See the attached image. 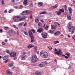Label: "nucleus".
Segmentation results:
<instances>
[{
    "label": "nucleus",
    "instance_id": "f257e3e1",
    "mask_svg": "<svg viewBox=\"0 0 75 75\" xmlns=\"http://www.w3.org/2000/svg\"><path fill=\"white\" fill-rule=\"evenodd\" d=\"M40 54L41 56L43 57L44 58H47V57H48V53L45 52H41Z\"/></svg>",
    "mask_w": 75,
    "mask_h": 75
},
{
    "label": "nucleus",
    "instance_id": "f03ea898",
    "mask_svg": "<svg viewBox=\"0 0 75 75\" xmlns=\"http://www.w3.org/2000/svg\"><path fill=\"white\" fill-rule=\"evenodd\" d=\"M38 60L37 57L35 55H33L32 57V59H31V61L33 62H35Z\"/></svg>",
    "mask_w": 75,
    "mask_h": 75
},
{
    "label": "nucleus",
    "instance_id": "7ed1b4c3",
    "mask_svg": "<svg viewBox=\"0 0 75 75\" xmlns=\"http://www.w3.org/2000/svg\"><path fill=\"white\" fill-rule=\"evenodd\" d=\"M30 11L29 10L24 11L22 12V14L23 15H25L30 14Z\"/></svg>",
    "mask_w": 75,
    "mask_h": 75
},
{
    "label": "nucleus",
    "instance_id": "20e7f679",
    "mask_svg": "<svg viewBox=\"0 0 75 75\" xmlns=\"http://www.w3.org/2000/svg\"><path fill=\"white\" fill-rule=\"evenodd\" d=\"M71 24H72V23L71 22H70L69 23V25L67 26L70 32L71 31V28H72V26H71Z\"/></svg>",
    "mask_w": 75,
    "mask_h": 75
},
{
    "label": "nucleus",
    "instance_id": "39448f33",
    "mask_svg": "<svg viewBox=\"0 0 75 75\" xmlns=\"http://www.w3.org/2000/svg\"><path fill=\"white\" fill-rule=\"evenodd\" d=\"M10 56L11 57H16V53L13 52H11L10 54Z\"/></svg>",
    "mask_w": 75,
    "mask_h": 75
},
{
    "label": "nucleus",
    "instance_id": "423d86ee",
    "mask_svg": "<svg viewBox=\"0 0 75 75\" xmlns=\"http://www.w3.org/2000/svg\"><path fill=\"white\" fill-rule=\"evenodd\" d=\"M55 54H57L58 56L59 55H62V52L61 51V49H59V51L55 52Z\"/></svg>",
    "mask_w": 75,
    "mask_h": 75
},
{
    "label": "nucleus",
    "instance_id": "0eeeda50",
    "mask_svg": "<svg viewBox=\"0 0 75 75\" xmlns=\"http://www.w3.org/2000/svg\"><path fill=\"white\" fill-rule=\"evenodd\" d=\"M41 35L42 37L43 38H46L47 37V34L46 33H41Z\"/></svg>",
    "mask_w": 75,
    "mask_h": 75
},
{
    "label": "nucleus",
    "instance_id": "6e6552de",
    "mask_svg": "<svg viewBox=\"0 0 75 75\" xmlns=\"http://www.w3.org/2000/svg\"><path fill=\"white\" fill-rule=\"evenodd\" d=\"M21 17V16H16L15 17V18H13V20L14 21H16V20H17V19L18 18H20V17Z\"/></svg>",
    "mask_w": 75,
    "mask_h": 75
},
{
    "label": "nucleus",
    "instance_id": "1a4fd4ad",
    "mask_svg": "<svg viewBox=\"0 0 75 75\" xmlns=\"http://www.w3.org/2000/svg\"><path fill=\"white\" fill-rule=\"evenodd\" d=\"M44 31V30L42 28H41L39 29H38L37 30V32L39 33H41V32H42Z\"/></svg>",
    "mask_w": 75,
    "mask_h": 75
},
{
    "label": "nucleus",
    "instance_id": "9d476101",
    "mask_svg": "<svg viewBox=\"0 0 75 75\" xmlns=\"http://www.w3.org/2000/svg\"><path fill=\"white\" fill-rule=\"evenodd\" d=\"M29 35L30 37V38H33L34 37L33 35V33L30 30L29 31Z\"/></svg>",
    "mask_w": 75,
    "mask_h": 75
},
{
    "label": "nucleus",
    "instance_id": "9b49d317",
    "mask_svg": "<svg viewBox=\"0 0 75 75\" xmlns=\"http://www.w3.org/2000/svg\"><path fill=\"white\" fill-rule=\"evenodd\" d=\"M54 34L55 36H58V35L61 34V33L59 31H57V32L54 33Z\"/></svg>",
    "mask_w": 75,
    "mask_h": 75
},
{
    "label": "nucleus",
    "instance_id": "f8f14e48",
    "mask_svg": "<svg viewBox=\"0 0 75 75\" xmlns=\"http://www.w3.org/2000/svg\"><path fill=\"white\" fill-rule=\"evenodd\" d=\"M72 16V14L71 13H69L67 15V18L68 19H69V20H71V16Z\"/></svg>",
    "mask_w": 75,
    "mask_h": 75
},
{
    "label": "nucleus",
    "instance_id": "ddd939ff",
    "mask_svg": "<svg viewBox=\"0 0 75 75\" xmlns=\"http://www.w3.org/2000/svg\"><path fill=\"white\" fill-rule=\"evenodd\" d=\"M6 73L7 74L9 75H12L13 74L11 72H10V70H8L6 71Z\"/></svg>",
    "mask_w": 75,
    "mask_h": 75
},
{
    "label": "nucleus",
    "instance_id": "4468645a",
    "mask_svg": "<svg viewBox=\"0 0 75 75\" xmlns=\"http://www.w3.org/2000/svg\"><path fill=\"white\" fill-rule=\"evenodd\" d=\"M27 3H28L27 0H25L23 1V4L25 6H26L27 4Z\"/></svg>",
    "mask_w": 75,
    "mask_h": 75
},
{
    "label": "nucleus",
    "instance_id": "2eb2a0df",
    "mask_svg": "<svg viewBox=\"0 0 75 75\" xmlns=\"http://www.w3.org/2000/svg\"><path fill=\"white\" fill-rule=\"evenodd\" d=\"M54 24L55 25H56L57 27H59L60 26V24L58 23L55 22H54Z\"/></svg>",
    "mask_w": 75,
    "mask_h": 75
},
{
    "label": "nucleus",
    "instance_id": "dca6fc26",
    "mask_svg": "<svg viewBox=\"0 0 75 75\" xmlns=\"http://www.w3.org/2000/svg\"><path fill=\"white\" fill-rule=\"evenodd\" d=\"M70 14L72 13V8L70 7H69L68 8Z\"/></svg>",
    "mask_w": 75,
    "mask_h": 75
},
{
    "label": "nucleus",
    "instance_id": "f3484780",
    "mask_svg": "<svg viewBox=\"0 0 75 75\" xmlns=\"http://www.w3.org/2000/svg\"><path fill=\"white\" fill-rule=\"evenodd\" d=\"M55 13L58 16H59V15H61V12L57 11H56Z\"/></svg>",
    "mask_w": 75,
    "mask_h": 75
},
{
    "label": "nucleus",
    "instance_id": "a211bd4d",
    "mask_svg": "<svg viewBox=\"0 0 75 75\" xmlns=\"http://www.w3.org/2000/svg\"><path fill=\"white\" fill-rule=\"evenodd\" d=\"M34 45H29L27 47L28 48H29V49H30V48H32V47H34Z\"/></svg>",
    "mask_w": 75,
    "mask_h": 75
},
{
    "label": "nucleus",
    "instance_id": "6ab92c4d",
    "mask_svg": "<svg viewBox=\"0 0 75 75\" xmlns=\"http://www.w3.org/2000/svg\"><path fill=\"white\" fill-rule=\"evenodd\" d=\"M26 56V55L25 54H24L21 57V59H23V60H24L25 59V57Z\"/></svg>",
    "mask_w": 75,
    "mask_h": 75
},
{
    "label": "nucleus",
    "instance_id": "aec40b11",
    "mask_svg": "<svg viewBox=\"0 0 75 75\" xmlns=\"http://www.w3.org/2000/svg\"><path fill=\"white\" fill-rule=\"evenodd\" d=\"M51 26L52 27V29H54V30H55V29H56V28H57L55 25H51Z\"/></svg>",
    "mask_w": 75,
    "mask_h": 75
},
{
    "label": "nucleus",
    "instance_id": "412c9836",
    "mask_svg": "<svg viewBox=\"0 0 75 75\" xmlns=\"http://www.w3.org/2000/svg\"><path fill=\"white\" fill-rule=\"evenodd\" d=\"M35 74L36 75H40L41 74V73L38 71H36L35 73Z\"/></svg>",
    "mask_w": 75,
    "mask_h": 75
},
{
    "label": "nucleus",
    "instance_id": "4be33fe9",
    "mask_svg": "<svg viewBox=\"0 0 75 75\" xmlns=\"http://www.w3.org/2000/svg\"><path fill=\"white\" fill-rule=\"evenodd\" d=\"M54 31H55L54 30H49L48 31V32L49 33H50V34H53V33H54Z\"/></svg>",
    "mask_w": 75,
    "mask_h": 75
},
{
    "label": "nucleus",
    "instance_id": "5701e85b",
    "mask_svg": "<svg viewBox=\"0 0 75 75\" xmlns=\"http://www.w3.org/2000/svg\"><path fill=\"white\" fill-rule=\"evenodd\" d=\"M65 55H67V57H68L71 56V54H70V53H69L68 52L66 53L65 54Z\"/></svg>",
    "mask_w": 75,
    "mask_h": 75
},
{
    "label": "nucleus",
    "instance_id": "b1692460",
    "mask_svg": "<svg viewBox=\"0 0 75 75\" xmlns=\"http://www.w3.org/2000/svg\"><path fill=\"white\" fill-rule=\"evenodd\" d=\"M34 52H36L37 51V47L36 46H35L34 47Z\"/></svg>",
    "mask_w": 75,
    "mask_h": 75
},
{
    "label": "nucleus",
    "instance_id": "393cba45",
    "mask_svg": "<svg viewBox=\"0 0 75 75\" xmlns=\"http://www.w3.org/2000/svg\"><path fill=\"white\" fill-rule=\"evenodd\" d=\"M24 22H21L20 23H19L18 24V26H21L22 25H23V24H24Z\"/></svg>",
    "mask_w": 75,
    "mask_h": 75
},
{
    "label": "nucleus",
    "instance_id": "a878e982",
    "mask_svg": "<svg viewBox=\"0 0 75 75\" xmlns=\"http://www.w3.org/2000/svg\"><path fill=\"white\" fill-rule=\"evenodd\" d=\"M59 11L61 12H61L64 13V9L63 8L62 9H60L59 10Z\"/></svg>",
    "mask_w": 75,
    "mask_h": 75
},
{
    "label": "nucleus",
    "instance_id": "bb28decb",
    "mask_svg": "<svg viewBox=\"0 0 75 75\" xmlns=\"http://www.w3.org/2000/svg\"><path fill=\"white\" fill-rule=\"evenodd\" d=\"M71 30H72V32L71 33V34H73V33L75 32V29L74 28H71Z\"/></svg>",
    "mask_w": 75,
    "mask_h": 75
},
{
    "label": "nucleus",
    "instance_id": "cd10ccee",
    "mask_svg": "<svg viewBox=\"0 0 75 75\" xmlns=\"http://www.w3.org/2000/svg\"><path fill=\"white\" fill-rule=\"evenodd\" d=\"M8 58V57L7 56H5L3 57V60H6V59Z\"/></svg>",
    "mask_w": 75,
    "mask_h": 75
},
{
    "label": "nucleus",
    "instance_id": "c85d7f7f",
    "mask_svg": "<svg viewBox=\"0 0 75 75\" xmlns=\"http://www.w3.org/2000/svg\"><path fill=\"white\" fill-rule=\"evenodd\" d=\"M38 4L39 6H43V3L42 2H39L38 3Z\"/></svg>",
    "mask_w": 75,
    "mask_h": 75
},
{
    "label": "nucleus",
    "instance_id": "c756f323",
    "mask_svg": "<svg viewBox=\"0 0 75 75\" xmlns=\"http://www.w3.org/2000/svg\"><path fill=\"white\" fill-rule=\"evenodd\" d=\"M57 7H58V5L56 4L55 6L52 7V8H57Z\"/></svg>",
    "mask_w": 75,
    "mask_h": 75
},
{
    "label": "nucleus",
    "instance_id": "7c9ffc66",
    "mask_svg": "<svg viewBox=\"0 0 75 75\" xmlns=\"http://www.w3.org/2000/svg\"><path fill=\"white\" fill-rule=\"evenodd\" d=\"M47 14V12L44 11L40 13V14Z\"/></svg>",
    "mask_w": 75,
    "mask_h": 75
},
{
    "label": "nucleus",
    "instance_id": "2f4dec72",
    "mask_svg": "<svg viewBox=\"0 0 75 75\" xmlns=\"http://www.w3.org/2000/svg\"><path fill=\"white\" fill-rule=\"evenodd\" d=\"M31 41L32 42H33L34 41V37L31 38Z\"/></svg>",
    "mask_w": 75,
    "mask_h": 75
},
{
    "label": "nucleus",
    "instance_id": "473e14b6",
    "mask_svg": "<svg viewBox=\"0 0 75 75\" xmlns=\"http://www.w3.org/2000/svg\"><path fill=\"white\" fill-rule=\"evenodd\" d=\"M49 28V27L48 25H46V27L45 28V30H48V28Z\"/></svg>",
    "mask_w": 75,
    "mask_h": 75
},
{
    "label": "nucleus",
    "instance_id": "72a5a7b5",
    "mask_svg": "<svg viewBox=\"0 0 75 75\" xmlns=\"http://www.w3.org/2000/svg\"><path fill=\"white\" fill-rule=\"evenodd\" d=\"M38 27H41V25H42V23L41 22H39L38 23Z\"/></svg>",
    "mask_w": 75,
    "mask_h": 75
},
{
    "label": "nucleus",
    "instance_id": "f704fd0d",
    "mask_svg": "<svg viewBox=\"0 0 75 75\" xmlns=\"http://www.w3.org/2000/svg\"><path fill=\"white\" fill-rule=\"evenodd\" d=\"M42 63L43 65H45V64H47L48 63V62L47 61L43 62Z\"/></svg>",
    "mask_w": 75,
    "mask_h": 75
},
{
    "label": "nucleus",
    "instance_id": "c9c22d12",
    "mask_svg": "<svg viewBox=\"0 0 75 75\" xmlns=\"http://www.w3.org/2000/svg\"><path fill=\"white\" fill-rule=\"evenodd\" d=\"M8 29V28L7 27H5V28H4V29L6 30H7Z\"/></svg>",
    "mask_w": 75,
    "mask_h": 75
},
{
    "label": "nucleus",
    "instance_id": "e433bc0d",
    "mask_svg": "<svg viewBox=\"0 0 75 75\" xmlns=\"http://www.w3.org/2000/svg\"><path fill=\"white\" fill-rule=\"evenodd\" d=\"M13 63H11V64L9 65V66L10 67H13Z\"/></svg>",
    "mask_w": 75,
    "mask_h": 75
},
{
    "label": "nucleus",
    "instance_id": "4c0bfd02",
    "mask_svg": "<svg viewBox=\"0 0 75 75\" xmlns=\"http://www.w3.org/2000/svg\"><path fill=\"white\" fill-rule=\"evenodd\" d=\"M54 44H57V43H59V41H54Z\"/></svg>",
    "mask_w": 75,
    "mask_h": 75
},
{
    "label": "nucleus",
    "instance_id": "58836bf2",
    "mask_svg": "<svg viewBox=\"0 0 75 75\" xmlns=\"http://www.w3.org/2000/svg\"><path fill=\"white\" fill-rule=\"evenodd\" d=\"M35 22H36V23H38V22H39V19H35Z\"/></svg>",
    "mask_w": 75,
    "mask_h": 75
},
{
    "label": "nucleus",
    "instance_id": "ea45409f",
    "mask_svg": "<svg viewBox=\"0 0 75 75\" xmlns=\"http://www.w3.org/2000/svg\"><path fill=\"white\" fill-rule=\"evenodd\" d=\"M23 20H24L25 19L26 17L25 16H23L21 18Z\"/></svg>",
    "mask_w": 75,
    "mask_h": 75
},
{
    "label": "nucleus",
    "instance_id": "a19ab883",
    "mask_svg": "<svg viewBox=\"0 0 75 75\" xmlns=\"http://www.w3.org/2000/svg\"><path fill=\"white\" fill-rule=\"evenodd\" d=\"M32 31L33 33H35V30L34 29H32Z\"/></svg>",
    "mask_w": 75,
    "mask_h": 75
},
{
    "label": "nucleus",
    "instance_id": "79ce46f5",
    "mask_svg": "<svg viewBox=\"0 0 75 75\" xmlns=\"http://www.w3.org/2000/svg\"><path fill=\"white\" fill-rule=\"evenodd\" d=\"M24 34H25V35H28V33H27L25 31L24 32Z\"/></svg>",
    "mask_w": 75,
    "mask_h": 75
},
{
    "label": "nucleus",
    "instance_id": "37998d69",
    "mask_svg": "<svg viewBox=\"0 0 75 75\" xmlns=\"http://www.w3.org/2000/svg\"><path fill=\"white\" fill-rule=\"evenodd\" d=\"M72 39H73L74 40H75V36L74 35L73 36L72 38Z\"/></svg>",
    "mask_w": 75,
    "mask_h": 75
},
{
    "label": "nucleus",
    "instance_id": "c03bdc74",
    "mask_svg": "<svg viewBox=\"0 0 75 75\" xmlns=\"http://www.w3.org/2000/svg\"><path fill=\"white\" fill-rule=\"evenodd\" d=\"M6 52L7 53H8V54H10V51L9 50H7L6 51Z\"/></svg>",
    "mask_w": 75,
    "mask_h": 75
},
{
    "label": "nucleus",
    "instance_id": "a18cd8bd",
    "mask_svg": "<svg viewBox=\"0 0 75 75\" xmlns=\"http://www.w3.org/2000/svg\"><path fill=\"white\" fill-rule=\"evenodd\" d=\"M18 21H21V20H23L22 19V18H19L18 19Z\"/></svg>",
    "mask_w": 75,
    "mask_h": 75
},
{
    "label": "nucleus",
    "instance_id": "49530a36",
    "mask_svg": "<svg viewBox=\"0 0 75 75\" xmlns=\"http://www.w3.org/2000/svg\"><path fill=\"white\" fill-rule=\"evenodd\" d=\"M13 26H14V28H17V29L18 28V27H16V25H13Z\"/></svg>",
    "mask_w": 75,
    "mask_h": 75
},
{
    "label": "nucleus",
    "instance_id": "de8ad7c7",
    "mask_svg": "<svg viewBox=\"0 0 75 75\" xmlns=\"http://www.w3.org/2000/svg\"><path fill=\"white\" fill-rule=\"evenodd\" d=\"M48 47L49 49H52V47L50 46H48Z\"/></svg>",
    "mask_w": 75,
    "mask_h": 75
},
{
    "label": "nucleus",
    "instance_id": "09e8293b",
    "mask_svg": "<svg viewBox=\"0 0 75 75\" xmlns=\"http://www.w3.org/2000/svg\"><path fill=\"white\" fill-rule=\"evenodd\" d=\"M39 66L40 67H43V65L42 64H39Z\"/></svg>",
    "mask_w": 75,
    "mask_h": 75
},
{
    "label": "nucleus",
    "instance_id": "8fccbe9b",
    "mask_svg": "<svg viewBox=\"0 0 75 75\" xmlns=\"http://www.w3.org/2000/svg\"><path fill=\"white\" fill-rule=\"evenodd\" d=\"M2 44L4 45H6V43L4 42H2Z\"/></svg>",
    "mask_w": 75,
    "mask_h": 75
},
{
    "label": "nucleus",
    "instance_id": "3c124183",
    "mask_svg": "<svg viewBox=\"0 0 75 75\" xmlns=\"http://www.w3.org/2000/svg\"><path fill=\"white\" fill-rule=\"evenodd\" d=\"M27 25V22H25L23 25V27H25V26Z\"/></svg>",
    "mask_w": 75,
    "mask_h": 75
},
{
    "label": "nucleus",
    "instance_id": "603ef678",
    "mask_svg": "<svg viewBox=\"0 0 75 75\" xmlns=\"http://www.w3.org/2000/svg\"><path fill=\"white\" fill-rule=\"evenodd\" d=\"M3 33V30H2V29H0V33Z\"/></svg>",
    "mask_w": 75,
    "mask_h": 75
},
{
    "label": "nucleus",
    "instance_id": "864d4df0",
    "mask_svg": "<svg viewBox=\"0 0 75 75\" xmlns=\"http://www.w3.org/2000/svg\"><path fill=\"white\" fill-rule=\"evenodd\" d=\"M30 6L31 7H33V3H31L30 4Z\"/></svg>",
    "mask_w": 75,
    "mask_h": 75
},
{
    "label": "nucleus",
    "instance_id": "5fc2aeb1",
    "mask_svg": "<svg viewBox=\"0 0 75 75\" xmlns=\"http://www.w3.org/2000/svg\"><path fill=\"white\" fill-rule=\"evenodd\" d=\"M11 69H14V68H15V66H12L11 67Z\"/></svg>",
    "mask_w": 75,
    "mask_h": 75
},
{
    "label": "nucleus",
    "instance_id": "6e6d98bb",
    "mask_svg": "<svg viewBox=\"0 0 75 75\" xmlns=\"http://www.w3.org/2000/svg\"><path fill=\"white\" fill-rule=\"evenodd\" d=\"M7 11L6 10L4 11V13H7Z\"/></svg>",
    "mask_w": 75,
    "mask_h": 75
},
{
    "label": "nucleus",
    "instance_id": "4d7b16f0",
    "mask_svg": "<svg viewBox=\"0 0 75 75\" xmlns=\"http://www.w3.org/2000/svg\"><path fill=\"white\" fill-rule=\"evenodd\" d=\"M67 6H66V5H64V8H65V10L67 8Z\"/></svg>",
    "mask_w": 75,
    "mask_h": 75
},
{
    "label": "nucleus",
    "instance_id": "13d9d810",
    "mask_svg": "<svg viewBox=\"0 0 75 75\" xmlns=\"http://www.w3.org/2000/svg\"><path fill=\"white\" fill-rule=\"evenodd\" d=\"M65 58H66V59H68V57L67 56H65Z\"/></svg>",
    "mask_w": 75,
    "mask_h": 75
},
{
    "label": "nucleus",
    "instance_id": "bf43d9fd",
    "mask_svg": "<svg viewBox=\"0 0 75 75\" xmlns=\"http://www.w3.org/2000/svg\"><path fill=\"white\" fill-rule=\"evenodd\" d=\"M2 4L3 5L4 4V2L3 1V0L2 1Z\"/></svg>",
    "mask_w": 75,
    "mask_h": 75
},
{
    "label": "nucleus",
    "instance_id": "052dcab7",
    "mask_svg": "<svg viewBox=\"0 0 75 75\" xmlns=\"http://www.w3.org/2000/svg\"><path fill=\"white\" fill-rule=\"evenodd\" d=\"M10 10H11V12L12 11H14V9H11Z\"/></svg>",
    "mask_w": 75,
    "mask_h": 75
},
{
    "label": "nucleus",
    "instance_id": "680f3d73",
    "mask_svg": "<svg viewBox=\"0 0 75 75\" xmlns=\"http://www.w3.org/2000/svg\"><path fill=\"white\" fill-rule=\"evenodd\" d=\"M8 62V60H6L5 61V63H7V62Z\"/></svg>",
    "mask_w": 75,
    "mask_h": 75
},
{
    "label": "nucleus",
    "instance_id": "e2e57ef3",
    "mask_svg": "<svg viewBox=\"0 0 75 75\" xmlns=\"http://www.w3.org/2000/svg\"><path fill=\"white\" fill-rule=\"evenodd\" d=\"M72 28H74L75 29V26H72Z\"/></svg>",
    "mask_w": 75,
    "mask_h": 75
},
{
    "label": "nucleus",
    "instance_id": "0e129e2a",
    "mask_svg": "<svg viewBox=\"0 0 75 75\" xmlns=\"http://www.w3.org/2000/svg\"><path fill=\"white\" fill-rule=\"evenodd\" d=\"M73 3H75V0H73Z\"/></svg>",
    "mask_w": 75,
    "mask_h": 75
},
{
    "label": "nucleus",
    "instance_id": "69168bd1",
    "mask_svg": "<svg viewBox=\"0 0 75 75\" xmlns=\"http://www.w3.org/2000/svg\"><path fill=\"white\" fill-rule=\"evenodd\" d=\"M17 6H14V8H17Z\"/></svg>",
    "mask_w": 75,
    "mask_h": 75
},
{
    "label": "nucleus",
    "instance_id": "338daca9",
    "mask_svg": "<svg viewBox=\"0 0 75 75\" xmlns=\"http://www.w3.org/2000/svg\"><path fill=\"white\" fill-rule=\"evenodd\" d=\"M11 10H10L9 11H8V13H11Z\"/></svg>",
    "mask_w": 75,
    "mask_h": 75
},
{
    "label": "nucleus",
    "instance_id": "774afa93",
    "mask_svg": "<svg viewBox=\"0 0 75 75\" xmlns=\"http://www.w3.org/2000/svg\"><path fill=\"white\" fill-rule=\"evenodd\" d=\"M17 59V57H14V60H16Z\"/></svg>",
    "mask_w": 75,
    "mask_h": 75
}]
</instances>
